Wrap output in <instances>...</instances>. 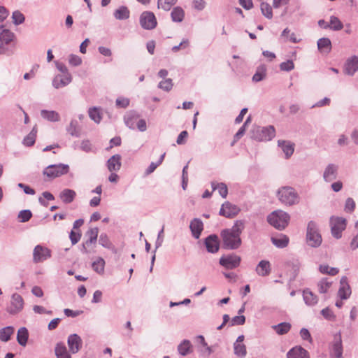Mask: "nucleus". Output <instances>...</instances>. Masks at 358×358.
I'll return each instance as SVG.
<instances>
[{"label": "nucleus", "instance_id": "62", "mask_svg": "<svg viewBox=\"0 0 358 358\" xmlns=\"http://www.w3.org/2000/svg\"><path fill=\"white\" fill-rule=\"evenodd\" d=\"M300 336L303 340L308 341L310 343H313V338L310 333L306 328H302L300 330Z\"/></svg>", "mask_w": 358, "mask_h": 358}, {"label": "nucleus", "instance_id": "19", "mask_svg": "<svg viewBox=\"0 0 358 358\" xmlns=\"http://www.w3.org/2000/svg\"><path fill=\"white\" fill-rule=\"evenodd\" d=\"M338 166L334 164H329L323 173V179L326 182H331L337 178Z\"/></svg>", "mask_w": 358, "mask_h": 358}, {"label": "nucleus", "instance_id": "35", "mask_svg": "<svg viewBox=\"0 0 358 358\" xmlns=\"http://www.w3.org/2000/svg\"><path fill=\"white\" fill-rule=\"evenodd\" d=\"M211 187L213 188V190H218L219 194L222 198H226L228 194V188L225 183L224 182H211Z\"/></svg>", "mask_w": 358, "mask_h": 358}, {"label": "nucleus", "instance_id": "1", "mask_svg": "<svg viewBox=\"0 0 358 358\" xmlns=\"http://www.w3.org/2000/svg\"><path fill=\"white\" fill-rule=\"evenodd\" d=\"M245 228L243 220H236L231 229H226L221 231L223 248L227 250L238 249L241 245L240 237Z\"/></svg>", "mask_w": 358, "mask_h": 358}, {"label": "nucleus", "instance_id": "55", "mask_svg": "<svg viewBox=\"0 0 358 358\" xmlns=\"http://www.w3.org/2000/svg\"><path fill=\"white\" fill-rule=\"evenodd\" d=\"M32 217V213L30 210H22L18 213V219L20 222H28Z\"/></svg>", "mask_w": 358, "mask_h": 358}, {"label": "nucleus", "instance_id": "25", "mask_svg": "<svg viewBox=\"0 0 358 358\" xmlns=\"http://www.w3.org/2000/svg\"><path fill=\"white\" fill-rule=\"evenodd\" d=\"M255 271L261 277L268 276L271 272V265L268 260H261L256 266Z\"/></svg>", "mask_w": 358, "mask_h": 358}, {"label": "nucleus", "instance_id": "61", "mask_svg": "<svg viewBox=\"0 0 358 358\" xmlns=\"http://www.w3.org/2000/svg\"><path fill=\"white\" fill-rule=\"evenodd\" d=\"M192 6L195 10L201 11L206 8V2L204 0H193Z\"/></svg>", "mask_w": 358, "mask_h": 358}, {"label": "nucleus", "instance_id": "26", "mask_svg": "<svg viewBox=\"0 0 358 358\" xmlns=\"http://www.w3.org/2000/svg\"><path fill=\"white\" fill-rule=\"evenodd\" d=\"M278 145L281 148L286 159H289L293 155L294 151V143L289 141L279 140L278 141Z\"/></svg>", "mask_w": 358, "mask_h": 358}, {"label": "nucleus", "instance_id": "49", "mask_svg": "<svg viewBox=\"0 0 358 358\" xmlns=\"http://www.w3.org/2000/svg\"><path fill=\"white\" fill-rule=\"evenodd\" d=\"M66 130L72 136L78 137L80 136V131L78 129V122L76 120L71 121Z\"/></svg>", "mask_w": 358, "mask_h": 358}, {"label": "nucleus", "instance_id": "2", "mask_svg": "<svg viewBox=\"0 0 358 358\" xmlns=\"http://www.w3.org/2000/svg\"><path fill=\"white\" fill-rule=\"evenodd\" d=\"M277 195L280 201L286 206H294L299 202V194L292 187H282L278 190Z\"/></svg>", "mask_w": 358, "mask_h": 358}, {"label": "nucleus", "instance_id": "8", "mask_svg": "<svg viewBox=\"0 0 358 358\" xmlns=\"http://www.w3.org/2000/svg\"><path fill=\"white\" fill-rule=\"evenodd\" d=\"M140 24L144 29L151 30L157 24V19L152 12L144 11L140 15Z\"/></svg>", "mask_w": 358, "mask_h": 358}, {"label": "nucleus", "instance_id": "20", "mask_svg": "<svg viewBox=\"0 0 358 358\" xmlns=\"http://www.w3.org/2000/svg\"><path fill=\"white\" fill-rule=\"evenodd\" d=\"M140 117V115L134 110L127 111L124 115V122L127 127L131 129H136V123Z\"/></svg>", "mask_w": 358, "mask_h": 358}, {"label": "nucleus", "instance_id": "28", "mask_svg": "<svg viewBox=\"0 0 358 358\" xmlns=\"http://www.w3.org/2000/svg\"><path fill=\"white\" fill-rule=\"evenodd\" d=\"M113 15L116 20H124L129 18L130 11L125 6H121L114 10Z\"/></svg>", "mask_w": 358, "mask_h": 358}, {"label": "nucleus", "instance_id": "63", "mask_svg": "<svg viewBox=\"0 0 358 358\" xmlns=\"http://www.w3.org/2000/svg\"><path fill=\"white\" fill-rule=\"evenodd\" d=\"M245 322V317L244 315L235 316L231 320V326L243 325Z\"/></svg>", "mask_w": 358, "mask_h": 358}, {"label": "nucleus", "instance_id": "15", "mask_svg": "<svg viewBox=\"0 0 358 358\" xmlns=\"http://www.w3.org/2000/svg\"><path fill=\"white\" fill-rule=\"evenodd\" d=\"M239 211L240 208L237 206L231 203L229 201H226L222 205L219 214L227 218H232Z\"/></svg>", "mask_w": 358, "mask_h": 358}, {"label": "nucleus", "instance_id": "39", "mask_svg": "<svg viewBox=\"0 0 358 358\" xmlns=\"http://www.w3.org/2000/svg\"><path fill=\"white\" fill-rule=\"evenodd\" d=\"M291 327L290 323L285 322L273 326V328L278 335H284L289 331Z\"/></svg>", "mask_w": 358, "mask_h": 358}, {"label": "nucleus", "instance_id": "31", "mask_svg": "<svg viewBox=\"0 0 358 358\" xmlns=\"http://www.w3.org/2000/svg\"><path fill=\"white\" fill-rule=\"evenodd\" d=\"M317 48L322 53H329L331 50V42L328 38H321L317 41Z\"/></svg>", "mask_w": 358, "mask_h": 358}, {"label": "nucleus", "instance_id": "53", "mask_svg": "<svg viewBox=\"0 0 358 358\" xmlns=\"http://www.w3.org/2000/svg\"><path fill=\"white\" fill-rule=\"evenodd\" d=\"M99 243L105 248L110 249L113 247L112 243L110 242L107 234L105 233H102L100 234Z\"/></svg>", "mask_w": 358, "mask_h": 358}, {"label": "nucleus", "instance_id": "46", "mask_svg": "<svg viewBox=\"0 0 358 358\" xmlns=\"http://www.w3.org/2000/svg\"><path fill=\"white\" fill-rule=\"evenodd\" d=\"M105 262L103 258L99 257L92 264V269L98 273H102L104 271Z\"/></svg>", "mask_w": 358, "mask_h": 358}, {"label": "nucleus", "instance_id": "59", "mask_svg": "<svg viewBox=\"0 0 358 358\" xmlns=\"http://www.w3.org/2000/svg\"><path fill=\"white\" fill-rule=\"evenodd\" d=\"M81 238V233L78 230V231H75L73 229L69 234V238L71 240V242L72 245H75L78 243Z\"/></svg>", "mask_w": 358, "mask_h": 358}, {"label": "nucleus", "instance_id": "11", "mask_svg": "<svg viewBox=\"0 0 358 358\" xmlns=\"http://www.w3.org/2000/svg\"><path fill=\"white\" fill-rule=\"evenodd\" d=\"M15 38V34L9 29L0 26V54H4L6 51V45H8Z\"/></svg>", "mask_w": 358, "mask_h": 358}, {"label": "nucleus", "instance_id": "32", "mask_svg": "<svg viewBox=\"0 0 358 358\" xmlns=\"http://www.w3.org/2000/svg\"><path fill=\"white\" fill-rule=\"evenodd\" d=\"M76 195L74 190L65 189L60 193L59 197L64 203H70L74 200Z\"/></svg>", "mask_w": 358, "mask_h": 358}, {"label": "nucleus", "instance_id": "23", "mask_svg": "<svg viewBox=\"0 0 358 358\" xmlns=\"http://www.w3.org/2000/svg\"><path fill=\"white\" fill-rule=\"evenodd\" d=\"M357 71L358 57L357 56H352L346 61L344 66V72L345 74L352 76Z\"/></svg>", "mask_w": 358, "mask_h": 358}, {"label": "nucleus", "instance_id": "6", "mask_svg": "<svg viewBox=\"0 0 358 358\" xmlns=\"http://www.w3.org/2000/svg\"><path fill=\"white\" fill-rule=\"evenodd\" d=\"M69 171V166L68 164H51L45 167L43 171V176L50 180L60 177L68 173Z\"/></svg>", "mask_w": 358, "mask_h": 358}, {"label": "nucleus", "instance_id": "16", "mask_svg": "<svg viewBox=\"0 0 358 358\" xmlns=\"http://www.w3.org/2000/svg\"><path fill=\"white\" fill-rule=\"evenodd\" d=\"M206 250L210 253H216L220 248L218 236L216 234H210L204 240Z\"/></svg>", "mask_w": 358, "mask_h": 358}, {"label": "nucleus", "instance_id": "60", "mask_svg": "<svg viewBox=\"0 0 358 358\" xmlns=\"http://www.w3.org/2000/svg\"><path fill=\"white\" fill-rule=\"evenodd\" d=\"M189 46V41L188 39H182V41L178 45H175L172 48V51L176 52L180 49H186Z\"/></svg>", "mask_w": 358, "mask_h": 358}, {"label": "nucleus", "instance_id": "27", "mask_svg": "<svg viewBox=\"0 0 358 358\" xmlns=\"http://www.w3.org/2000/svg\"><path fill=\"white\" fill-rule=\"evenodd\" d=\"M107 168L110 172L119 171L121 168V156L117 154L109 158L107 161Z\"/></svg>", "mask_w": 358, "mask_h": 358}, {"label": "nucleus", "instance_id": "52", "mask_svg": "<svg viewBox=\"0 0 358 358\" xmlns=\"http://www.w3.org/2000/svg\"><path fill=\"white\" fill-rule=\"evenodd\" d=\"M332 282L327 280V278H322L317 284L318 290L320 293H327Z\"/></svg>", "mask_w": 358, "mask_h": 358}, {"label": "nucleus", "instance_id": "30", "mask_svg": "<svg viewBox=\"0 0 358 358\" xmlns=\"http://www.w3.org/2000/svg\"><path fill=\"white\" fill-rule=\"evenodd\" d=\"M303 298L305 303L310 306L315 305L318 301L317 296L314 294L309 289H306L303 290Z\"/></svg>", "mask_w": 358, "mask_h": 358}, {"label": "nucleus", "instance_id": "29", "mask_svg": "<svg viewBox=\"0 0 358 358\" xmlns=\"http://www.w3.org/2000/svg\"><path fill=\"white\" fill-rule=\"evenodd\" d=\"M178 353L182 356H187L192 352V345L189 340H183L178 346Z\"/></svg>", "mask_w": 358, "mask_h": 358}, {"label": "nucleus", "instance_id": "56", "mask_svg": "<svg viewBox=\"0 0 358 358\" xmlns=\"http://www.w3.org/2000/svg\"><path fill=\"white\" fill-rule=\"evenodd\" d=\"M68 62L72 66H78L82 64V59L78 55L71 54L69 56Z\"/></svg>", "mask_w": 358, "mask_h": 358}, {"label": "nucleus", "instance_id": "50", "mask_svg": "<svg viewBox=\"0 0 358 358\" xmlns=\"http://www.w3.org/2000/svg\"><path fill=\"white\" fill-rule=\"evenodd\" d=\"M319 270L322 273L329 274L330 275H336L339 272L338 268L329 267L328 265H320Z\"/></svg>", "mask_w": 358, "mask_h": 358}, {"label": "nucleus", "instance_id": "3", "mask_svg": "<svg viewBox=\"0 0 358 358\" xmlns=\"http://www.w3.org/2000/svg\"><path fill=\"white\" fill-rule=\"evenodd\" d=\"M289 219V215L281 210L273 211L267 217L268 222L278 230L284 229L288 225Z\"/></svg>", "mask_w": 358, "mask_h": 358}, {"label": "nucleus", "instance_id": "40", "mask_svg": "<svg viewBox=\"0 0 358 358\" xmlns=\"http://www.w3.org/2000/svg\"><path fill=\"white\" fill-rule=\"evenodd\" d=\"M14 333V328L11 326L0 329V340L3 342H7L10 339L11 335Z\"/></svg>", "mask_w": 358, "mask_h": 358}, {"label": "nucleus", "instance_id": "10", "mask_svg": "<svg viewBox=\"0 0 358 358\" xmlns=\"http://www.w3.org/2000/svg\"><path fill=\"white\" fill-rule=\"evenodd\" d=\"M24 307L23 298L17 293H14L11 296L10 303L6 308V311L10 315H16Z\"/></svg>", "mask_w": 358, "mask_h": 358}, {"label": "nucleus", "instance_id": "14", "mask_svg": "<svg viewBox=\"0 0 358 358\" xmlns=\"http://www.w3.org/2000/svg\"><path fill=\"white\" fill-rule=\"evenodd\" d=\"M99 229L97 227L91 228L86 232L87 240L83 244L82 252L89 253L90 251L87 249L92 245H95L97 241Z\"/></svg>", "mask_w": 358, "mask_h": 358}, {"label": "nucleus", "instance_id": "13", "mask_svg": "<svg viewBox=\"0 0 358 358\" xmlns=\"http://www.w3.org/2000/svg\"><path fill=\"white\" fill-rule=\"evenodd\" d=\"M51 257V250L41 245H37L33 252V261L35 263L42 262Z\"/></svg>", "mask_w": 358, "mask_h": 358}, {"label": "nucleus", "instance_id": "21", "mask_svg": "<svg viewBox=\"0 0 358 358\" xmlns=\"http://www.w3.org/2000/svg\"><path fill=\"white\" fill-rule=\"evenodd\" d=\"M189 229L192 236L196 239H199L203 230V222L199 218H194L190 222Z\"/></svg>", "mask_w": 358, "mask_h": 358}, {"label": "nucleus", "instance_id": "38", "mask_svg": "<svg viewBox=\"0 0 358 358\" xmlns=\"http://www.w3.org/2000/svg\"><path fill=\"white\" fill-rule=\"evenodd\" d=\"M55 351L57 358H71L70 354L63 343H57Z\"/></svg>", "mask_w": 358, "mask_h": 358}, {"label": "nucleus", "instance_id": "17", "mask_svg": "<svg viewBox=\"0 0 358 358\" xmlns=\"http://www.w3.org/2000/svg\"><path fill=\"white\" fill-rule=\"evenodd\" d=\"M68 345L69 351L73 353H77L82 348L83 341L81 338L76 334H71L68 337Z\"/></svg>", "mask_w": 358, "mask_h": 358}, {"label": "nucleus", "instance_id": "58", "mask_svg": "<svg viewBox=\"0 0 358 358\" xmlns=\"http://www.w3.org/2000/svg\"><path fill=\"white\" fill-rule=\"evenodd\" d=\"M294 69V64L292 60H287L280 64V69L282 71H290Z\"/></svg>", "mask_w": 358, "mask_h": 358}, {"label": "nucleus", "instance_id": "9", "mask_svg": "<svg viewBox=\"0 0 358 358\" xmlns=\"http://www.w3.org/2000/svg\"><path fill=\"white\" fill-rule=\"evenodd\" d=\"M241 262L240 256L235 254L223 255L220 257L219 263L227 269H234L237 268Z\"/></svg>", "mask_w": 358, "mask_h": 358}, {"label": "nucleus", "instance_id": "51", "mask_svg": "<svg viewBox=\"0 0 358 358\" xmlns=\"http://www.w3.org/2000/svg\"><path fill=\"white\" fill-rule=\"evenodd\" d=\"M12 20L15 25H20L25 20L24 15L19 10H15L12 13Z\"/></svg>", "mask_w": 358, "mask_h": 358}, {"label": "nucleus", "instance_id": "41", "mask_svg": "<svg viewBox=\"0 0 358 358\" xmlns=\"http://www.w3.org/2000/svg\"><path fill=\"white\" fill-rule=\"evenodd\" d=\"M272 243L278 248H284L287 246L289 243V238L287 236L283 235L281 237H272Z\"/></svg>", "mask_w": 358, "mask_h": 358}, {"label": "nucleus", "instance_id": "43", "mask_svg": "<svg viewBox=\"0 0 358 358\" xmlns=\"http://www.w3.org/2000/svg\"><path fill=\"white\" fill-rule=\"evenodd\" d=\"M178 0H158L157 7L164 10L168 11L177 3Z\"/></svg>", "mask_w": 358, "mask_h": 358}, {"label": "nucleus", "instance_id": "57", "mask_svg": "<svg viewBox=\"0 0 358 358\" xmlns=\"http://www.w3.org/2000/svg\"><path fill=\"white\" fill-rule=\"evenodd\" d=\"M322 315L329 321H334L336 320V315L332 310L327 308H325L321 310Z\"/></svg>", "mask_w": 358, "mask_h": 358}, {"label": "nucleus", "instance_id": "45", "mask_svg": "<svg viewBox=\"0 0 358 358\" xmlns=\"http://www.w3.org/2000/svg\"><path fill=\"white\" fill-rule=\"evenodd\" d=\"M89 117L96 123H99L101 120V115L99 108L93 107L89 109Z\"/></svg>", "mask_w": 358, "mask_h": 358}, {"label": "nucleus", "instance_id": "36", "mask_svg": "<svg viewBox=\"0 0 358 358\" xmlns=\"http://www.w3.org/2000/svg\"><path fill=\"white\" fill-rule=\"evenodd\" d=\"M41 114L43 118L50 122H58L60 120L59 113L54 110H42Z\"/></svg>", "mask_w": 358, "mask_h": 358}, {"label": "nucleus", "instance_id": "22", "mask_svg": "<svg viewBox=\"0 0 358 358\" xmlns=\"http://www.w3.org/2000/svg\"><path fill=\"white\" fill-rule=\"evenodd\" d=\"M72 80V76L71 74H67V76H64L62 74L57 75L53 80L52 85L55 88H63L68 85Z\"/></svg>", "mask_w": 358, "mask_h": 358}, {"label": "nucleus", "instance_id": "18", "mask_svg": "<svg viewBox=\"0 0 358 358\" xmlns=\"http://www.w3.org/2000/svg\"><path fill=\"white\" fill-rule=\"evenodd\" d=\"M340 288L338 291V294L342 300L348 299L351 295V288L348 284V278L343 276L340 280Z\"/></svg>", "mask_w": 358, "mask_h": 358}, {"label": "nucleus", "instance_id": "7", "mask_svg": "<svg viewBox=\"0 0 358 358\" xmlns=\"http://www.w3.org/2000/svg\"><path fill=\"white\" fill-rule=\"evenodd\" d=\"M331 231L332 236L338 239L342 236V231L346 227V220L343 217H331L330 219Z\"/></svg>", "mask_w": 358, "mask_h": 358}, {"label": "nucleus", "instance_id": "4", "mask_svg": "<svg viewBox=\"0 0 358 358\" xmlns=\"http://www.w3.org/2000/svg\"><path fill=\"white\" fill-rule=\"evenodd\" d=\"M275 136V129L273 126L267 127L255 126L251 131V138L257 141H268Z\"/></svg>", "mask_w": 358, "mask_h": 358}, {"label": "nucleus", "instance_id": "33", "mask_svg": "<svg viewBox=\"0 0 358 358\" xmlns=\"http://www.w3.org/2000/svg\"><path fill=\"white\" fill-rule=\"evenodd\" d=\"M171 17L174 22H181L185 17V11L181 7L176 6L172 10Z\"/></svg>", "mask_w": 358, "mask_h": 358}, {"label": "nucleus", "instance_id": "5", "mask_svg": "<svg viewBox=\"0 0 358 358\" xmlns=\"http://www.w3.org/2000/svg\"><path fill=\"white\" fill-rule=\"evenodd\" d=\"M322 236L318 231L317 224L313 221H310L307 226L306 241L312 248H317L322 243Z\"/></svg>", "mask_w": 358, "mask_h": 358}, {"label": "nucleus", "instance_id": "12", "mask_svg": "<svg viewBox=\"0 0 358 358\" xmlns=\"http://www.w3.org/2000/svg\"><path fill=\"white\" fill-rule=\"evenodd\" d=\"M331 358H342L343 348L342 344V338L341 333L334 336V341L330 347Z\"/></svg>", "mask_w": 358, "mask_h": 358}, {"label": "nucleus", "instance_id": "64", "mask_svg": "<svg viewBox=\"0 0 358 358\" xmlns=\"http://www.w3.org/2000/svg\"><path fill=\"white\" fill-rule=\"evenodd\" d=\"M80 149L85 152H94L91 143L88 140H84L82 141L80 144Z\"/></svg>", "mask_w": 358, "mask_h": 358}, {"label": "nucleus", "instance_id": "37", "mask_svg": "<svg viewBox=\"0 0 358 358\" xmlns=\"http://www.w3.org/2000/svg\"><path fill=\"white\" fill-rule=\"evenodd\" d=\"M36 133L37 129L36 127H34L30 133L24 138L22 143L27 147L34 145L36 141Z\"/></svg>", "mask_w": 358, "mask_h": 358}, {"label": "nucleus", "instance_id": "54", "mask_svg": "<svg viewBox=\"0 0 358 358\" xmlns=\"http://www.w3.org/2000/svg\"><path fill=\"white\" fill-rule=\"evenodd\" d=\"M261 11L266 18L271 19L273 17L272 8L268 3L262 2L261 3Z\"/></svg>", "mask_w": 358, "mask_h": 358}, {"label": "nucleus", "instance_id": "44", "mask_svg": "<svg viewBox=\"0 0 358 358\" xmlns=\"http://www.w3.org/2000/svg\"><path fill=\"white\" fill-rule=\"evenodd\" d=\"M266 68L264 65L259 66L257 68L256 73L254 74V76L252 77V80L254 82H259V81L262 80L266 76Z\"/></svg>", "mask_w": 358, "mask_h": 358}, {"label": "nucleus", "instance_id": "34", "mask_svg": "<svg viewBox=\"0 0 358 358\" xmlns=\"http://www.w3.org/2000/svg\"><path fill=\"white\" fill-rule=\"evenodd\" d=\"M29 338V332L26 327H21L18 329L17 334V341L22 346L27 345Z\"/></svg>", "mask_w": 358, "mask_h": 358}, {"label": "nucleus", "instance_id": "48", "mask_svg": "<svg viewBox=\"0 0 358 358\" xmlns=\"http://www.w3.org/2000/svg\"><path fill=\"white\" fill-rule=\"evenodd\" d=\"M289 267H291L293 271V278L294 279L299 273L301 263L299 259H293L287 263Z\"/></svg>", "mask_w": 358, "mask_h": 358}, {"label": "nucleus", "instance_id": "24", "mask_svg": "<svg viewBox=\"0 0 358 358\" xmlns=\"http://www.w3.org/2000/svg\"><path fill=\"white\" fill-rule=\"evenodd\" d=\"M287 358H310L308 352L301 346H295L287 353Z\"/></svg>", "mask_w": 358, "mask_h": 358}, {"label": "nucleus", "instance_id": "42", "mask_svg": "<svg viewBox=\"0 0 358 358\" xmlns=\"http://www.w3.org/2000/svg\"><path fill=\"white\" fill-rule=\"evenodd\" d=\"M234 354L241 358H243L247 355V348L245 344L243 343H234Z\"/></svg>", "mask_w": 358, "mask_h": 358}, {"label": "nucleus", "instance_id": "47", "mask_svg": "<svg viewBox=\"0 0 358 358\" xmlns=\"http://www.w3.org/2000/svg\"><path fill=\"white\" fill-rule=\"evenodd\" d=\"M343 27V23L336 16H331L329 20V28L334 31L341 30Z\"/></svg>", "mask_w": 358, "mask_h": 358}]
</instances>
